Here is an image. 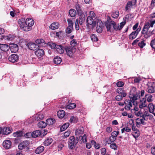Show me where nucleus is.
Masks as SVG:
<instances>
[{
    "instance_id": "35",
    "label": "nucleus",
    "mask_w": 155,
    "mask_h": 155,
    "mask_svg": "<svg viewBox=\"0 0 155 155\" xmlns=\"http://www.w3.org/2000/svg\"><path fill=\"white\" fill-rule=\"evenodd\" d=\"M52 141V139L51 138H48L45 140L44 142V145L48 146L51 144Z\"/></svg>"
},
{
    "instance_id": "16",
    "label": "nucleus",
    "mask_w": 155,
    "mask_h": 155,
    "mask_svg": "<svg viewBox=\"0 0 155 155\" xmlns=\"http://www.w3.org/2000/svg\"><path fill=\"white\" fill-rule=\"evenodd\" d=\"M94 20V19L91 17H88L87 19V22L89 25H92L93 27H95L96 25V22Z\"/></svg>"
},
{
    "instance_id": "39",
    "label": "nucleus",
    "mask_w": 155,
    "mask_h": 155,
    "mask_svg": "<svg viewBox=\"0 0 155 155\" xmlns=\"http://www.w3.org/2000/svg\"><path fill=\"white\" fill-rule=\"evenodd\" d=\"M69 123H67L63 125L60 128V130L61 131H63L66 130L69 127Z\"/></svg>"
},
{
    "instance_id": "38",
    "label": "nucleus",
    "mask_w": 155,
    "mask_h": 155,
    "mask_svg": "<svg viewBox=\"0 0 155 155\" xmlns=\"http://www.w3.org/2000/svg\"><path fill=\"white\" fill-rule=\"evenodd\" d=\"M13 135L15 137H21L23 136V134L22 131H18L14 133L13 134Z\"/></svg>"
},
{
    "instance_id": "47",
    "label": "nucleus",
    "mask_w": 155,
    "mask_h": 155,
    "mask_svg": "<svg viewBox=\"0 0 155 155\" xmlns=\"http://www.w3.org/2000/svg\"><path fill=\"white\" fill-rule=\"evenodd\" d=\"M147 92L150 93H154L155 90L154 87L152 86H149L147 89Z\"/></svg>"
},
{
    "instance_id": "63",
    "label": "nucleus",
    "mask_w": 155,
    "mask_h": 155,
    "mask_svg": "<svg viewBox=\"0 0 155 155\" xmlns=\"http://www.w3.org/2000/svg\"><path fill=\"white\" fill-rule=\"evenodd\" d=\"M150 45L153 48H155V39L151 41Z\"/></svg>"
},
{
    "instance_id": "30",
    "label": "nucleus",
    "mask_w": 155,
    "mask_h": 155,
    "mask_svg": "<svg viewBox=\"0 0 155 155\" xmlns=\"http://www.w3.org/2000/svg\"><path fill=\"white\" fill-rule=\"evenodd\" d=\"M14 38V37L11 35H9L8 36H1V39H4L5 40H12Z\"/></svg>"
},
{
    "instance_id": "60",
    "label": "nucleus",
    "mask_w": 155,
    "mask_h": 155,
    "mask_svg": "<svg viewBox=\"0 0 155 155\" xmlns=\"http://www.w3.org/2000/svg\"><path fill=\"white\" fill-rule=\"evenodd\" d=\"M89 15L90 16L89 17H91V18H93L94 19H95V14L94 13V12L92 11H91L89 13Z\"/></svg>"
},
{
    "instance_id": "44",
    "label": "nucleus",
    "mask_w": 155,
    "mask_h": 155,
    "mask_svg": "<svg viewBox=\"0 0 155 155\" xmlns=\"http://www.w3.org/2000/svg\"><path fill=\"white\" fill-rule=\"evenodd\" d=\"M152 96L150 94H147L145 95V99H146V101L148 102H151L153 100L152 99Z\"/></svg>"
},
{
    "instance_id": "21",
    "label": "nucleus",
    "mask_w": 155,
    "mask_h": 155,
    "mask_svg": "<svg viewBox=\"0 0 155 155\" xmlns=\"http://www.w3.org/2000/svg\"><path fill=\"white\" fill-rule=\"evenodd\" d=\"M148 107L150 112L155 116V108L153 104L151 103H150L148 105Z\"/></svg>"
},
{
    "instance_id": "6",
    "label": "nucleus",
    "mask_w": 155,
    "mask_h": 155,
    "mask_svg": "<svg viewBox=\"0 0 155 155\" xmlns=\"http://www.w3.org/2000/svg\"><path fill=\"white\" fill-rule=\"evenodd\" d=\"M137 0H132V1H128L125 8L126 11L128 10L132 6H135Z\"/></svg>"
},
{
    "instance_id": "9",
    "label": "nucleus",
    "mask_w": 155,
    "mask_h": 155,
    "mask_svg": "<svg viewBox=\"0 0 155 155\" xmlns=\"http://www.w3.org/2000/svg\"><path fill=\"white\" fill-rule=\"evenodd\" d=\"M29 145V143L27 141H24L19 144L18 146V149L21 150L23 149L27 148Z\"/></svg>"
},
{
    "instance_id": "48",
    "label": "nucleus",
    "mask_w": 155,
    "mask_h": 155,
    "mask_svg": "<svg viewBox=\"0 0 155 155\" xmlns=\"http://www.w3.org/2000/svg\"><path fill=\"white\" fill-rule=\"evenodd\" d=\"M136 91V88L135 87H132L130 91V95L136 94L137 93Z\"/></svg>"
},
{
    "instance_id": "22",
    "label": "nucleus",
    "mask_w": 155,
    "mask_h": 155,
    "mask_svg": "<svg viewBox=\"0 0 155 155\" xmlns=\"http://www.w3.org/2000/svg\"><path fill=\"white\" fill-rule=\"evenodd\" d=\"M12 131V130L9 127H5L2 130V133L5 135H8Z\"/></svg>"
},
{
    "instance_id": "29",
    "label": "nucleus",
    "mask_w": 155,
    "mask_h": 155,
    "mask_svg": "<svg viewBox=\"0 0 155 155\" xmlns=\"http://www.w3.org/2000/svg\"><path fill=\"white\" fill-rule=\"evenodd\" d=\"M36 44L40 46H43L45 44L44 40L42 39H37L35 41Z\"/></svg>"
},
{
    "instance_id": "33",
    "label": "nucleus",
    "mask_w": 155,
    "mask_h": 155,
    "mask_svg": "<svg viewBox=\"0 0 155 155\" xmlns=\"http://www.w3.org/2000/svg\"><path fill=\"white\" fill-rule=\"evenodd\" d=\"M87 135L86 134H84L83 136H80L79 138L80 140H81V142L83 143H86L87 140Z\"/></svg>"
},
{
    "instance_id": "3",
    "label": "nucleus",
    "mask_w": 155,
    "mask_h": 155,
    "mask_svg": "<svg viewBox=\"0 0 155 155\" xmlns=\"http://www.w3.org/2000/svg\"><path fill=\"white\" fill-rule=\"evenodd\" d=\"M78 142V140L77 139H75L74 136L70 137L68 141L69 148L71 149L73 148Z\"/></svg>"
},
{
    "instance_id": "55",
    "label": "nucleus",
    "mask_w": 155,
    "mask_h": 155,
    "mask_svg": "<svg viewBox=\"0 0 155 155\" xmlns=\"http://www.w3.org/2000/svg\"><path fill=\"white\" fill-rule=\"evenodd\" d=\"M119 133V132L118 131H114L111 134V135L116 138Z\"/></svg>"
},
{
    "instance_id": "5",
    "label": "nucleus",
    "mask_w": 155,
    "mask_h": 155,
    "mask_svg": "<svg viewBox=\"0 0 155 155\" xmlns=\"http://www.w3.org/2000/svg\"><path fill=\"white\" fill-rule=\"evenodd\" d=\"M130 101L133 103V104L134 106L137 105V103L135 101L140 97V95H138L136 94L133 95H130Z\"/></svg>"
},
{
    "instance_id": "56",
    "label": "nucleus",
    "mask_w": 155,
    "mask_h": 155,
    "mask_svg": "<svg viewBox=\"0 0 155 155\" xmlns=\"http://www.w3.org/2000/svg\"><path fill=\"white\" fill-rule=\"evenodd\" d=\"M71 133V132L69 130H68L66 132H65L64 134V136H63V138H65L68 137L70 135Z\"/></svg>"
},
{
    "instance_id": "50",
    "label": "nucleus",
    "mask_w": 155,
    "mask_h": 155,
    "mask_svg": "<svg viewBox=\"0 0 155 155\" xmlns=\"http://www.w3.org/2000/svg\"><path fill=\"white\" fill-rule=\"evenodd\" d=\"M119 12L118 11H116L112 14V17L114 18H117L119 16Z\"/></svg>"
},
{
    "instance_id": "14",
    "label": "nucleus",
    "mask_w": 155,
    "mask_h": 155,
    "mask_svg": "<svg viewBox=\"0 0 155 155\" xmlns=\"http://www.w3.org/2000/svg\"><path fill=\"white\" fill-rule=\"evenodd\" d=\"M28 47L31 50H36L38 48L39 46L35 43H30L28 45Z\"/></svg>"
},
{
    "instance_id": "1",
    "label": "nucleus",
    "mask_w": 155,
    "mask_h": 155,
    "mask_svg": "<svg viewBox=\"0 0 155 155\" xmlns=\"http://www.w3.org/2000/svg\"><path fill=\"white\" fill-rule=\"evenodd\" d=\"M34 23L33 20L31 18H28L25 21V18H22L20 19L18 22L19 26L23 31H29L31 30V26Z\"/></svg>"
},
{
    "instance_id": "59",
    "label": "nucleus",
    "mask_w": 155,
    "mask_h": 155,
    "mask_svg": "<svg viewBox=\"0 0 155 155\" xmlns=\"http://www.w3.org/2000/svg\"><path fill=\"white\" fill-rule=\"evenodd\" d=\"M68 23V26L69 27H73V22L70 19H68L67 20Z\"/></svg>"
},
{
    "instance_id": "46",
    "label": "nucleus",
    "mask_w": 155,
    "mask_h": 155,
    "mask_svg": "<svg viewBox=\"0 0 155 155\" xmlns=\"http://www.w3.org/2000/svg\"><path fill=\"white\" fill-rule=\"evenodd\" d=\"M108 144H110V147L111 149H112L114 150H116L117 148V146L116 145V144L114 143H108Z\"/></svg>"
},
{
    "instance_id": "27",
    "label": "nucleus",
    "mask_w": 155,
    "mask_h": 155,
    "mask_svg": "<svg viewBox=\"0 0 155 155\" xmlns=\"http://www.w3.org/2000/svg\"><path fill=\"white\" fill-rule=\"evenodd\" d=\"M84 130L83 127H80L76 130L75 133V134L77 135L82 134L84 133Z\"/></svg>"
},
{
    "instance_id": "18",
    "label": "nucleus",
    "mask_w": 155,
    "mask_h": 155,
    "mask_svg": "<svg viewBox=\"0 0 155 155\" xmlns=\"http://www.w3.org/2000/svg\"><path fill=\"white\" fill-rule=\"evenodd\" d=\"M9 47L10 51L12 52L15 53L18 50V47L17 44H12L10 45Z\"/></svg>"
},
{
    "instance_id": "62",
    "label": "nucleus",
    "mask_w": 155,
    "mask_h": 155,
    "mask_svg": "<svg viewBox=\"0 0 155 155\" xmlns=\"http://www.w3.org/2000/svg\"><path fill=\"white\" fill-rule=\"evenodd\" d=\"M77 42L74 39L72 40L70 42V44L72 46L74 47L77 45Z\"/></svg>"
},
{
    "instance_id": "24",
    "label": "nucleus",
    "mask_w": 155,
    "mask_h": 155,
    "mask_svg": "<svg viewBox=\"0 0 155 155\" xmlns=\"http://www.w3.org/2000/svg\"><path fill=\"white\" fill-rule=\"evenodd\" d=\"M117 91L118 93L120 94L122 97V98L123 97H124L127 95V94L125 91H124L122 88H118L117 90Z\"/></svg>"
},
{
    "instance_id": "10",
    "label": "nucleus",
    "mask_w": 155,
    "mask_h": 155,
    "mask_svg": "<svg viewBox=\"0 0 155 155\" xmlns=\"http://www.w3.org/2000/svg\"><path fill=\"white\" fill-rule=\"evenodd\" d=\"M140 30V28H138L137 30L134 31H133L129 35V38L130 39L133 40L135 39L137 36Z\"/></svg>"
},
{
    "instance_id": "64",
    "label": "nucleus",
    "mask_w": 155,
    "mask_h": 155,
    "mask_svg": "<svg viewBox=\"0 0 155 155\" xmlns=\"http://www.w3.org/2000/svg\"><path fill=\"white\" fill-rule=\"evenodd\" d=\"M101 154L102 155H105L106 152V150L105 148H103L101 149Z\"/></svg>"
},
{
    "instance_id": "12",
    "label": "nucleus",
    "mask_w": 155,
    "mask_h": 155,
    "mask_svg": "<svg viewBox=\"0 0 155 155\" xmlns=\"http://www.w3.org/2000/svg\"><path fill=\"white\" fill-rule=\"evenodd\" d=\"M35 55L38 58H41L44 55V51L41 49L38 48L35 52Z\"/></svg>"
},
{
    "instance_id": "8",
    "label": "nucleus",
    "mask_w": 155,
    "mask_h": 155,
    "mask_svg": "<svg viewBox=\"0 0 155 155\" xmlns=\"http://www.w3.org/2000/svg\"><path fill=\"white\" fill-rule=\"evenodd\" d=\"M115 24V22L113 21H110L106 24L107 31H110L114 29V26Z\"/></svg>"
},
{
    "instance_id": "58",
    "label": "nucleus",
    "mask_w": 155,
    "mask_h": 155,
    "mask_svg": "<svg viewBox=\"0 0 155 155\" xmlns=\"http://www.w3.org/2000/svg\"><path fill=\"white\" fill-rule=\"evenodd\" d=\"M145 45L146 43L144 42V41H142L138 43L139 46L141 48H143V47Z\"/></svg>"
},
{
    "instance_id": "28",
    "label": "nucleus",
    "mask_w": 155,
    "mask_h": 155,
    "mask_svg": "<svg viewBox=\"0 0 155 155\" xmlns=\"http://www.w3.org/2000/svg\"><path fill=\"white\" fill-rule=\"evenodd\" d=\"M150 111L147 110H145L142 112V117L145 120H146L147 119V117L150 116Z\"/></svg>"
},
{
    "instance_id": "7",
    "label": "nucleus",
    "mask_w": 155,
    "mask_h": 155,
    "mask_svg": "<svg viewBox=\"0 0 155 155\" xmlns=\"http://www.w3.org/2000/svg\"><path fill=\"white\" fill-rule=\"evenodd\" d=\"M139 107L141 109L147 107V104L146 99L143 98L140 99V102L139 103Z\"/></svg>"
},
{
    "instance_id": "54",
    "label": "nucleus",
    "mask_w": 155,
    "mask_h": 155,
    "mask_svg": "<svg viewBox=\"0 0 155 155\" xmlns=\"http://www.w3.org/2000/svg\"><path fill=\"white\" fill-rule=\"evenodd\" d=\"M44 115L42 114H38L36 117V119L37 120H40L43 119L44 118Z\"/></svg>"
},
{
    "instance_id": "42",
    "label": "nucleus",
    "mask_w": 155,
    "mask_h": 155,
    "mask_svg": "<svg viewBox=\"0 0 155 155\" xmlns=\"http://www.w3.org/2000/svg\"><path fill=\"white\" fill-rule=\"evenodd\" d=\"M76 107V104L75 103H70L66 106V108L70 109H72L75 108Z\"/></svg>"
},
{
    "instance_id": "34",
    "label": "nucleus",
    "mask_w": 155,
    "mask_h": 155,
    "mask_svg": "<svg viewBox=\"0 0 155 155\" xmlns=\"http://www.w3.org/2000/svg\"><path fill=\"white\" fill-rule=\"evenodd\" d=\"M55 122V120L54 119H48L46 120V125L47 124L49 125H50L54 124Z\"/></svg>"
},
{
    "instance_id": "43",
    "label": "nucleus",
    "mask_w": 155,
    "mask_h": 155,
    "mask_svg": "<svg viewBox=\"0 0 155 155\" xmlns=\"http://www.w3.org/2000/svg\"><path fill=\"white\" fill-rule=\"evenodd\" d=\"M70 16L71 17H74L76 15V12L75 10L73 9H71L69 12Z\"/></svg>"
},
{
    "instance_id": "53",
    "label": "nucleus",
    "mask_w": 155,
    "mask_h": 155,
    "mask_svg": "<svg viewBox=\"0 0 155 155\" xmlns=\"http://www.w3.org/2000/svg\"><path fill=\"white\" fill-rule=\"evenodd\" d=\"M91 142L92 143V145L94 146L96 149H98L100 148V145L98 144H97L96 142L92 140L91 141Z\"/></svg>"
},
{
    "instance_id": "17",
    "label": "nucleus",
    "mask_w": 155,
    "mask_h": 155,
    "mask_svg": "<svg viewBox=\"0 0 155 155\" xmlns=\"http://www.w3.org/2000/svg\"><path fill=\"white\" fill-rule=\"evenodd\" d=\"M10 47L8 45L5 44H0V48L3 51L8 52ZM6 53H8L7 52Z\"/></svg>"
},
{
    "instance_id": "15",
    "label": "nucleus",
    "mask_w": 155,
    "mask_h": 155,
    "mask_svg": "<svg viewBox=\"0 0 155 155\" xmlns=\"http://www.w3.org/2000/svg\"><path fill=\"white\" fill-rule=\"evenodd\" d=\"M97 25L96 28V31L98 33H101L103 30V24L99 21L98 22H97Z\"/></svg>"
},
{
    "instance_id": "41",
    "label": "nucleus",
    "mask_w": 155,
    "mask_h": 155,
    "mask_svg": "<svg viewBox=\"0 0 155 155\" xmlns=\"http://www.w3.org/2000/svg\"><path fill=\"white\" fill-rule=\"evenodd\" d=\"M62 61L61 58L59 57H56L54 58V63L57 64H60Z\"/></svg>"
},
{
    "instance_id": "49",
    "label": "nucleus",
    "mask_w": 155,
    "mask_h": 155,
    "mask_svg": "<svg viewBox=\"0 0 155 155\" xmlns=\"http://www.w3.org/2000/svg\"><path fill=\"white\" fill-rule=\"evenodd\" d=\"M78 119L77 118L74 116H72L70 119V122L71 123H76L78 121Z\"/></svg>"
},
{
    "instance_id": "61",
    "label": "nucleus",
    "mask_w": 155,
    "mask_h": 155,
    "mask_svg": "<svg viewBox=\"0 0 155 155\" xmlns=\"http://www.w3.org/2000/svg\"><path fill=\"white\" fill-rule=\"evenodd\" d=\"M114 29L115 30H121L120 29V27L119 25H116L115 23V24H114L113 27Z\"/></svg>"
},
{
    "instance_id": "31",
    "label": "nucleus",
    "mask_w": 155,
    "mask_h": 155,
    "mask_svg": "<svg viewBox=\"0 0 155 155\" xmlns=\"http://www.w3.org/2000/svg\"><path fill=\"white\" fill-rule=\"evenodd\" d=\"M59 23L58 22H54L51 24L50 28L52 30L57 29L59 27Z\"/></svg>"
},
{
    "instance_id": "26",
    "label": "nucleus",
    "mask_w": 155,
    "mask_h": 155,
    "mask_svg": "<svg viewBox=\"0 0 155 155\" xmlns=\"http://www.w3.org/2000/svg\"><path fill=\"white\" fill-rule=\"evenodd\" d=\"M41 134V131L38 130L33 132L31 133V136L33 137H36L39 136Z\"/></svg>"
},
{
    "instance_id": "23",
    "label": "nucleus",
    "mask_w": 155,
    "mask_h": 155,
    "mask_svg": "<svg viewBox=\"0 0 155 155\" xmlns=\"http://www.w3.org/2000/svg\"><path fill=\"white\" fill-rule=\"evenodd\" d=\"M79 15V20H78L80 24L81 25L83 23H84L85 21L86 16L83 13Z\"/></svg>"
},
{
    "instance_id": "57",
    "label": "nucleus",
    "mask_w": 155,
    "mask_h": 155,
    "mask_svg": "<svg viewBox=\"0 0 155 155\" xmlns=\"http://www.w3.org/2000/svg\"><path fill=\"white\" fill-rule=\"evenodd\" d=\"M79 20L78 19H77L75 21V28L76 30H78L79 29V27L78 24Z\"/></svg>"
},
{
    "instance_id": "25",
    "label": "nucleus",
    "mask_w": 155,
    "mask_h": 155,
    "mask_svg": "<svg viewBox=\"0 0 155 155\" xmlns=\"http://www.w3.org/2000/svg\"><path fill=\"white\" fill-rule=\"evenodd\" d=\"M56 49L57 51L60 54H62L64 51V48L61 45H58L56 46Z\"/></svg>"
},
{
    "instance_id": "20",
    "label": "nucleus",
    "mask_w": 155,
    "mask_h": 155,
    "mask_svg": "<svg viewBox=\"0 0 155 155\" xmlns=\"http://www.w3.org/2000/svg\"><path fill=\"white\" fill-rule=\"evenodd\" d=\"M12 143L9 140H5L3 143V147L6 149L10 148L11 146Z\"/></svg>"
},
{
    "instance_id": "40",
    "label": "nucleus",
    "mask_w": 155,
    "mask_h": 155,
    "mask_svg": "<svg viewBox=\"0 0 155 155\" xmlns=\"http://www.w3.org/2000/svg\"><path fill=\"white\" fill-rule=\"evenodd\" d=\"M75 8L78 14H81L83 13L81 9V6L80 5L78 4H76L75 5Z\"/></svg>"
},
{
    "instance_id": "19",
    "label": "nucleus",
    "mask_w": 155,
    "mask_h": 155,
    "mask_svg": "<svg viewBox=\"0 0 155 155\" xmlns=\"http://www.w3.org/2000/svg\"><path fill=\"white\" fill-rule=\"evenodd\" d=\"M144 119L142 118H138L136 120V125L137 127L140 126L141 124L144 125L145 124L144 121Z\"/></svg>"
},
{
    "instance_id": "45",
    "label": "nucleus",
    "mask_w": 155,
    "mask_h": 155,
    "mask_svg": "<svg viewBox=\"0 0 155 155\" xmlns=\"http://www.w3.org/2000/svg\"><path fill=\"white\" fill-rule=\"evenodd\" d=\"M132 135L135 138H136L140 136V131L138 130H135L132 133Z\"/></svg>"
},
{
    "instance_id": "4",
    "label": "nucleus",
    "mask_w": 155,
    "mask_h": 155,
    "mask_svg": "<svg viewBox=\"0 0 155 155\" xmlns=\"http://www.w3.org/2000/svg\"><path fill=\"white\" fill-rule=\"evenodd\" d=\"M67 54L70 57L72 56L73 54L76 51V49L74 47L66 46L64 47Z\"/></svg>"
},
{
    "instance_id": "37",
    "label": "nucleus",
    "mask_w": 155,
    "mask_h": 155,
    "mask_svg": "<svg viewBox=\"0 0 155 155\" xmlns=\"http://www.w3.org/2000/svg\"><path fill=\"white\" fill-rule=\"evenodd\" d=\"M46 126V124L43 121H40L38 124V127L39 128H45Z\"/></svg>"
},
{
    "instance_id": "2",
    "label": "nucleus",
    "mask_w": 155,
    "mask_h": 155,
    "mask_svg": "<svg viewBox=\"0 0 155 155\" xmlns=\"http://www.w3.org/2000/svg\"><path fill=\"white\" fill-rule=\"evenodd\" d=\"M155 24V20H149L147 22H145L143 29L142 31V33L144 35L145 38H147L154 34V30L151 31H149L150 27L152 28Z\"/></svg>"
},
{
    "instance_id": "36",
    "label": "nucleus",
    "mask_w": 155,
    "mask_h": 155,
    "mask_svg": "<svg viewBox=\"0 0 155 155\" xmlns=\"http://www.w3.org/2000/svg\"><path fill=\"white\" fill-rule=\"evenodd\" d=\"M44 149V147L42 146L38 147L35 150V152L37 154H39L42 152Z\"/></svg>"
},
{
    "instance_id": "51",
    "label": "nucleus",
    "mask_w": 155,
    "mask_h": 155,
    "mask_svg": "<svg viewBox=\"0 0 155 155\" xmlns=\"http://www.w3.org/2000/svg\"><path fill=\"white\" fill-rule=\"evenodd\" d=\"M91 38L93 41H96L98 40L97 36L95 34H92L91 36Z\"/></svg>"
},
{
    "instance_id": "13",
    "label": "nucleus",
    "mask_w": 155,
    "mask_h": 155,
    "mask_svg": "<svg viewBox=\"0 0 155 155\" xmlns=\"http://www.w3.org/2000/svg\"><path fill=\"white\" fill-rule=\"evenodd\" d=\"M124 104L126 105L124 107L125 110H130L132 107V102L130 100H126L124 102Z\"/></svg>"
},
{
    "instance_id": "11",
    "label": "nucleus",
    "mask_w": 155,
    "mask_h": 155,
    "mask_svg": "<svg viewBox=\"0 0 155 155\" xmlns=\"http://www.w3.org/2000/svg\"><path fill=\"white\" fill-rule=\"evenodd\" d=\"M18 55L15 54H12L9 58V61L12 62L14 63L17 62L18 60Z\"/></svg>"
},
{
    "instance_id": "32",
    "label": "nucleus",
    "mask_w": 155,
    "mask_h": 155,
    "mask_svg": "<svg viewBox=\"0 0 155 155\" xmlns=\"http://www.w3.org/2000/svg\"><path fill=\"white\" fill-rule=\"evenodd\" d=\"M57 115L59 118H63L65 115V112L63 110H59L57 112Z\"/></svg>"
},
{
    "instance_id": "52",
    "label": "nucleus",
    "mask_w": 155,
    "mask_h": 155,
    "mask_svg": "<svg viewBox=\"0 0 155 155\" xmlns=\"http://www.w3.org/2000/svg\"><path fill=\"white\" fill-rule=\"evenodd\" d=\"M73 30V27L68 26L66 29V32L68 34H70Z\"/></svg>"
}]
</instances>
